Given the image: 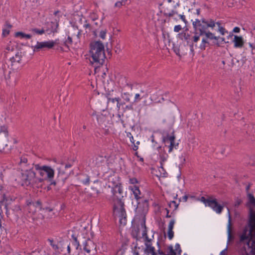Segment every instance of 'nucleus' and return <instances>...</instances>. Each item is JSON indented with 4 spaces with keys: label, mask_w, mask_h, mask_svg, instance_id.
<instances>
[{
    "label": "nucleus",
    "mask_w": 255,
    "mask_h": 255,
    "mask_svg": "<svg viewBox=\"0 0 255 255\" xmlns=\"http://www.w3.org/2000/svg\"><path fill=\"white\" fill-rule=\"evenodd\" d=\"M229 224H228V240H230V239L231 237V216H230V214H229Z\"/></svg>",
    "instance_id": "79ce46f5"
},
{
    "label": "nucleus",
    "mask_w": 255,
    "mask_h": 255,
    "mask_svg": "<svg viewBox=\"0 0 255 255\" xmlns=\"http://www.w3.org/2000/svg\"><path fill=\"white\" fill-rule=\"evenodd\" d=\"M140 96L139 94H136L135 95L134 102H137L141 100Z\"/></svg>",
    "instance_id": "69168bd1"
},
{
    "label": "nucleus",
    "mask_w": 255,
    "mask_h": 255,
    "mask_svg": "<svg viewBox=\"0 0 255 255\" xmlns=\"http://www.w3.org/2000/svg\"><path fill=\"white\" fill-rule=\"evenodd\" d=\"M140 226L143 229L142 234V238H144L145 243V248L144 249V253L148 255L151 254V255H158V252H155V249L154 247L151 246L150 242L152 239H149L147 236V230L145 225V218H144L141 222Z\"/></svg>",
    "instance_id": "6e6552de"
},
{
    "label": "nucleus",
    "mask_w": 255,
    "mask_h": 255,
    "mask_svg": "<svg viewBox=\"0 0 255 255\" xmlns=\"http://www.w3.org/2000/svg\"><path fill=\"white\" fill-rule=\"evenodd\" d=\"M12 210L17 216H21L23 214L22 209L19 205H14L12 208Z\"/></svg>",
    "instance_id": "473e14b6"
},
{
    "label": "nucleus",
    "mask_w": 255,
    "mask_h": 255,
    "mask_svg": "<svg viewBox=\"0 0 255 255\" xmlns=\"http://www.w3.org/2000/svg\"><path fill=\"white\" fill-rule=\"evenodd\" d=\"M192 25L193 28H200V26H202L203 25H205L208 23H210L211 21H213L214 23V27L216 25H217L218 28L219 26H221V23L220 21H215L214 19L211 18H202L201 19H195V20H192Z\"/></svg>",
    "instance_id": "f8f14e48"
},
{
    "label": "nucleus",
    "mask_w": 255,
    "mask_h": 255,
    "mask_svg": "<svg viewBox=\"0 0 255 255\" xmlns=\"http://www.w3.org/2000/svg\"><path fill=\"white\" fill-rule=\"evenodd\" d=\"M122 5H125L121 1H117L115 4V6L120 8Z\"/></svg>",
    "instance_id": "e2e57ef3"
},
{
    "label": "nucleus",
    "mask_w": 255,
    "mask_h": 255,
    "mask_svg": "<svg viewBox=\"0 0 255 255\" xmlns=\"http://www.w3.org/2000/svg\"><path fill=\"white\" fill-rule=\"evenodd\" d=\"M24 33L20 31L16 32L14 34L15 37H19L21 39L24 38Z\"/></svg>",
    "instance_id": "de8ad7c7"
},
{
    "label": "nucleus",
    "mask_w": 255,
    "mask_h": 255,
    "mask_svg": "<svg viewBox=\"0 0 255 255\" xmlns=\"http://www.w3.org/2000/svg\"><path fill=\"white\" fill-rule=\"evenodd\" d=\"M90 53L92 59L90 62L95 67V72H97L103 65L106 58L103 43L100 40L91 42L90 44Z\"/></svg>",
    "instance_id": "7ed1b4c3"
},
{
    "label": "nucleus",
    "mask_w": 255,
    "mask_h": 255,
    "mask_svg": "<svg viewBox=\"0 0 255 255\" xmlns=\"http://www.w3.org/2000/svg\"><path fill=\"white\" fill-rule=\"evenodd\" d=\"M85 178L82 179L81 182L84 185H89L90 183V177L87 175H85Z\"/></svg>",
    "instance_id": "37998d69"
},
{
    "label": "nucleus",
    "mask_w": 255,
    "mask_h": 255,
    "mask_svg": "<svg viewBox=\"0 0 255 255\" xmlns=\"http://www.w3.org/2000/svg\"><path fill=\"white\" fill-rule=\"evenodd\" d=\"M178 12L177 11L173 9L169 13H164V15L165 16L172 17L174 14H177Z\"/></svg>",
    "instance_id": "c03bdc74"
},
{
    "label": "nucleus",
    "mask_w": 255,
    "mask_h": 255,
    "mask_svg": "<svg viewBox=\"0 0 255 255\" xmlns=\"http://www.w3.org/2000/svg\"><path fill=\"white\" fill-rule=\"evenodd\" d=\"M125 102H118L117 103V108L118 111L120 110V108L121 106H123L124 105H125Z\"/></svg>",
    "instance_id": "0e129e2a"
},
{
    "label": "nucleus",
    "mask_w": 255,
    "mask_h": 255,
    "mask_svg": "<svg viewBox=\"0 0 255 255\" xmlns=\"http://www.w3.org/2000/svg\"><path fill=\"white\" fill-rule=\"evenodd\" d=\"M200 200L206 206L210 207L218 214L221 213L223 210L224 207L218 203L216 199H213L212 196H210L208 198L202 196Z\"/></svg>",
    "instance_id": "1a4fd4ad"
},
{
    "label": "nucleus",
    "mask_w": 255,
    "mask_h": 255,
    "mask_svg": "<svg viewBox=\"0 0 255 255\" xmlns=\"http://www.w3.org/2000/svg\"><path fill=\"white\" fill-rule=\"evenodd\" d=\"M233 42L234 43L235 48H242L244 44V41L242 36L235 35Z\"/></svg>",
    "instance_id": "412c9836"
},
{
    "label": "nucleus",
    "mask_w": 255,
    "mask_h": 255,
    "mask_svg": "<svg viewBox=\"0 0 255 255\" xmlns=\"http://www.w3.org/2000/svg\"><path fill=\"white\" fill-rule=\"evenodd\" d=\"M33 203L36 210L38 208L40 211L42 210L43 205L40 200H37L35 201H33Z\"/></svg>",
    "instance_id": "c9c22d12"
},
{
    "label": "nucleus",
    "mask_w": 255,
    "mask_h": 255,
    "mask_svg": "<svg viewBox=\"0 0 255 255\" xmlns=\"http://www.w3.org/2000/svg\"><path fill=\"white\" fill-rule=\"evenodd\" d=\"M15 58L16 59V61H17V63H20V61H21V58H22V56H21V52H17L15 54Z\"/></svg>",
    "instance_id": "49530a36"
},
{
    "label": "nucleus",
    "mask_w": 255,
    "mask_h": 255,
    "mask_svg": "<svg viewBox=\"0 0 255 255\" xmlns=\"http://www.w3.org/2000/svg\"><path fill=\"white\" fill-rule=\"evenodd\" d=\"M208 39H209V38L206 36L202 38L201 43L199 46V48L201 51H204L206 47L210 45V43L208 41Z\"/></svg>",
    "instance_id": "a878e982"
},
{
    "label": "nucleus",
    "mask_w": 255,
    "mask_h": 255,
    "mask_svg": "<svg viewBox=\"0 0 255 255\" xmlns=\"http://www.w3.org/2000/svg\"><path fill=\"white\" fill-rule=\"evenodd\" d=\"M108 181L110 184L109 187H111V188H113V187L117 186V185L121 184L119 176H116L115 174L109 176Z\"/></svg>",
    "instance_id": "a211bd4d"
},
{
    "label": "nucleus",
    "mask_w": 255,
    "mask_h": 255,
    "mask_svg": "<svg viewBox=\"0 0 255 255\" xmlns=\"http://www.w3.org/2000/svg\"><path fill=\"white\" fill-rule=\"evenodd\" d=\"M93 183L94 185L91 187V189L98 195L103 192L105 186L103 182L100 180H96Z\"/></svg>",
    "instance_id": "dca6fc26"
},
{
    "label": "nucleus",
    "mask_w": 255,
    "mask_h": 255,
    "mask_svg": "<svg viewBox=\"0 0 255 255\" xmlns=\"http://www.w3.org/2000/svg\"><path fill=\"white\" fill-rule=\"evenodd\" d=\"M218 31L220 32L222 35H224L228 33V31L223 26H219L218 28Z\"/></svg>",
    "instance_id": "a18cd8bd"
},
{
    "label": "nucleus",
    "mask_w": 255,
    "mask_h": 255,
    "mask_svg": "<svg viewBox=\"0 0 255 255\" xmlns=\"http://www.w3.org/2000/svg\"><path fill=\"white\" fill-rule=\"evenodd\" d=\"M138 248V249H140V247H137V242L135 243V246L134 247L133 250V255H139V253L137 251H136V249Z\"/></svg>",
    "instance_id": "680f3d73"
},
{
    "label": "nucleus",
    "mask_w": 255,
    "mask_h": 255,
    "mask_svg": "<svg viewBox=\"0 0 255 255\" xmlns=\"http://www.w3.org/2000/svg\"><path fill=\"white\" fill-rule=\"evenodd\" d=\"M162 142L165 147L168 148V152H171L174 149H177L179 143L175 142V135L174 130L171 128L164 129L161 132Z\"/></svg>",
    "instance_id": "0eeeda50"
},
{
    "label": "nucleus",
    "mask_w": 255,
    "mask_h": 255,
    "mask_svg": "<svg viewBox=\"0 0 255 255\" xmlns=\"http://www.w3.org/2000/svg\"><path fill=\"white\" fill-rule=\"evenodd\" d=\"M174 224L175 220L174 219L171 220L168 225V230H173Z\"/></svg>",
    "instance_id": "8fccbe9b"
},
{
    "label": "nucleus",
    "mask_w": 255,
    "mask_h": 255,
    "mask_svg": "<svg viewBox=\"0 0 255 255\" xmlns=\"http://www.w3.org/2000/svg\"><path fill=\"white\" fill-rule=\"evenodd\" d=\"M250 29L251 30V32L253 34H255V23H252Z\"/></svg>",
    "instance_id": "bf43d9fd"
},
{
    "label": "nucleus",
    "mask_w": 255,
    "mask_h": 255,
    "mask_svg": "<svg viewBox=\"0 0 255 255\" xmlns=\"http://www.w3.org/2000/svg\"><path fill=\"white\" fill-rule=\"evenodd\" d=\"M172 49L177 55L180 56V48L179 46L176 45L175 43H173Z\"/></svg>",
    "instance_id": "a19ab883"
},
{
    "label": "nucleus",
    "mask_w": 255,
    "mask_h": 255,
    "mask_svg": "<svg viewBox=\"0 0 255 255\" xmlns=\"http://www.w3.org/2000/svg\"><path fill=\"white\" fill-rule=\"evenodd\" d=\"M4 26V28L2 29V36L5 37L9 34V29L11 28L12 26L8 21H6L5 22Z\"/></svg>",
    "instance_id": "393cba45"
},
{
    "label": "nucleus",
    "mask_w": 255,
    "mask_h": 255,
    "mask_svg": "<svg viewBox=\"0 0 255 255\" xmlns=\"http://www.w3.org/2000/svg\"><path fill=\"white\" fill-rule=\"evenodd\" d=\"M96 245L90 239H88L84 243L83 250L89 255L95 254L96 252Z\"/></svg>",
    "instance_id": "2eb2a0df"
},
{
    "label": "nucleus",
    "mask_w": 255,
    "mask_h": 255,
    "mask_svg": "<svg viewBox=\"0 0 255 255\" xmlns=\"http://www.w3.org/2000/svg\"><path fill=\"white\" fill-rule=\"evenodd\" d=\"M167 234H168V237L169 239V240L172 239V238L174 237V232L173 231V230H168Z\"/></svg>",
    "instance_id": "5fc2aeb1"
},
{
    "label": "nucleus",
    "mask_w": 255,
    "mask_h": 255,
    "mask_svg": "<svg viewBox=\"0 0 255 255\" xmlns=\"http://www.w3.org/2000/svg\"><path fill=\"white\" fill-rule=\"evenodd\" d=\"M218 39H219V44L220 45V47L221 46V44L228 42L225 41V39L224 37L219 36Z\"/></svg>",
    "instance_id": "864d4df0"
},
{
    "label": "nucleus",
    "mask_w": 255,
    "mask_h": 255,
    "mask_svg": "<svg viewBox=\"0 0 255 255\" xmlns=\"http://www.w3.org/2000/svg\"><path fill=\"white\" fill-rule=\"evenodd\" d=\"M177 37L182 41L186 42L187 43V44L191 43L192 39V37H191V35L185 31H182L178 33L177 35Z\"/></svg>",
    "instance_id": "6ab92c4d"
},
{
    "label": "nucleus",
    "mask_w": 255,
    "mask_h": 255,
    "mask_svg": "<svg viewBox=\"0 0 255 255\" xmlns=\"http://www.w3.org/2000/svg\"><path fill=\"white\" fill-rule=\"evenodd\" d=\"M11 74L12 76H13V73H10V72L8 73V74L7 76H5V79L7 81V83H11Z\"/></svg>",
    "instance_id": "6e6d98bb"
},
{
    "label": "nucleus",
    "mask_w": 255,
    "mask_h": 255,
    "mask_svg": "<svg viewBox=\"0 0 255 255\" xmlns=\"http://www.w3.org/2000/svg\"><path fill=\"white\" fill-rule=\"evenodd\" d=\"M34 168L37 173L39 175L38 179H40V184L46 181L50 182V185H56L59 187L63 186L68 179L69 176L65 174L64 172L59 171L56 180H53L54 176V170L51 166L48 165L40 166L39 164H35Z\"/></svg>",
    "instance_id": "f03ea898"
},
{
    "label": "nucleus",
    "mask_w": 255,
    "mask_h": 255,
    "mask_svg": "<svg viewBox=\"0 0 255 255\" xmlns=\"http://www.w3.org/2000/svg\"><path fill=\"white\" fill-rule=\"evenodd\" d=\"M129 183L134 184L138 183V180L136 178L133 177L129 179Z\"/></svg>",
    "instance_id": "13d9d810"
},
{
    "label": "nucleus",
    "mask_w": 255,
    "mask_h": 255,
    "mask_svg": "<svg viewBox=\"0 0 255 255\" xmlns=\"http://www.w3.org/2000/svg\"><path fill=\"white\" fill-rule=\"evenodd\" d=\"M69 244H67L65 243H60V245H59V251L63 253L65 255H68L67 252L66 251L67 248H65V246H68Z\"/></svg>",
    "instance_id": "f704fd0d"
},
{
    "label": "nucleus",
    "mask_w": 255,
    "mask_h": 255,
    "mask_svg": "<svg viewBox=\"0 0 255 255\" xmlns=\"http://www.w3.org/2000/svg\"><path fill=\"white\" fill-rule=\"evenodd\" d=\"M131 96L128 93H124L122 94V97L124 100L127 102H129L130 100V97Z\"/></svg>",
    "instance_id": "4c0bfd02"
},
{
    "label": "nucleus",
    "mask_w": 255,
    "mask_h": 255,
    "mask_svg": "<svg viewBox=\"0 0 255 255\" xmlns=\"http://www.w3.org/2000/svg\"><path fill=\"white\" fill-rule=\"evenodd\" d=\"M112 191L115 198H116L114 205V210L118 212L120 223L125 225L127 223V214L125 209V204L122 201V199L124 197V193L122 184L117 185V186L113 187Z\"/></svg>",
    "instance_id": "39448f33"
},
{
    "label": "nucleus",
    "mask_w": 255,
    "mask_h": 255,
    "mask_svg": "<svg viewBox=\"0 0 255 255\" xmlns=\"http://www.w3.org/2000/svg\"><path fill=\"white\" fill-rule=\"evenodd\" d=\"M214 23H215L213 21H211L210 23H208L204 26H200V28H193L194 35L193 36V41L197 42L199 40L201 36L205 35L207 36L209 40H213V45L220 47L218 39L219 36H215L213 33L208 30L209 28L212 29L214 28Z\"/></svg>",
    "instance_id": "423d86ee"
},
{
    "label": "nucleus",
    "mask_w": 255,
    "mask_h": 255,
    "mask_svg": "<svg viewBox=\"0 0 255 255\" xmlns=\"http://www.w3.org/2000/svg\"><path fill=\"white\" fill-rule=\"evenodd\" d=\"M133 102L131 103L128 105H126L125 106H123L122 108V109L123 110V113H122V116H124V113H126L128 111H133L134 108H133Z\"/></svg>",
    "instance_id": "cd10ccee"
},
{
    "label": "nucleus",
    "mask_w": 255,
    "mask_h": 255,
    "mask_svg": "<svg viewBox=\"0 0 255 255\" xmlns=\"http://www.w3.org/2000/svg\"><path fill=\"white\" fill-rule=\"evenodd\" d=\"M182 29V27L180 25H177L174 26V31L178 32Z\"/></svg>",
    "instance_id": "052dcab7"
},
{
    "label": "nucleus",
    "mask_w": 255,
    "mask_h": 255,
    "mask_svg": "<svg viewBox=\"0 0 255 255\" xmlns=\"http://www.w3.org/2000/svg\"><path fill=\"white\" fill-rule=\"evenodd\" d=\"M96 118L99 125L103 124L106 121L107 117L102 114L96 115Z\"/></svg>",
    "instance_id": "2f4dec72"
},
{
    "label": "nucleus",
    "mask_w": 255,
    "mask_h": 255,
    "mask_svg": "<svg viewBox=\"0 0 255 255\" xmlns=\"http://www.w3.org/2000/svg\"><path fill=\"white\" fill-rule=\"evenodd\" d=\"M48 242H49L50 246L52 247V248L55 250H57L59 249V245L55 244L54 243V241L52 239H48L47 240Z\"/></svg>",
    "instance_id": "58836bf2"
},
{
    "label": "nucleus",
    "mask_w": 255,
    "mask_h": 255,
    "mask_svg": "<svg viewBox=\"0 0 255 255\" xmlns=\"http://www.w3.org/2000/svg\"><path fill=\"white\" fill-rule=\"evenodd\" d=\"M0 195L1 198L0 203L2 204L4 203L5 206L10 204L11 202L14 201L16 198V197L12 192H10L8 188L6 189L3 187L0 188Z\"/></svg>",
    "instance_id": "9b49d317"
},
{
    "label": "nucleus",
    "mask_w": 255,
    "mask_h": 255,
    "mask_svg": "<svg viewBox=\"0 0 255 255\" xmlns=\"http://www.w3.org/2000/svg\"><path fill=\"white\" fill-rule=\"evenodd\" d=\"M84 24L83 25V27L86 29L89 28L90 30L91 29V25L89 23H87V20L86 19L84 20Z\"/></svg>",
    "instance_id": "4d7b16f0"
},
{
    "label": "nucleus",
    "mask_w": 255,
    "mask_h": 255,
    "mask_svg": "<svg viewBox=\"0 0 255 255\" xmlns=\"http://www.w3.org/2000/svg\"><path fill=\"white\" fill-rule=\"evenodd\" d=\"M245 245L240 250L241 255H255V212L250 210V214L248 224L246 225L241 235L240 242Z\"/></svg>",
    "instance_id": "f257e3e1"
},
{
    "label": "nucleus",
    "mask_w": 255,
    "mask_h": 255,
    "mask_svg": "<svg viewBox=\"0 0 255 255\" xmlns=\"http://www.w3.org/2000/svg\"><path fill=\"white\" fill-rule=\"evenodd\" d=\"M179 16L180 17V19L185 23L186 24L187 23V21L185 19V15L183 14H179Z\"/></svg>",
    "instance_id": "338daca9"
},
{
    "label": "nucleus",
    "mask_w": 255,
    "mask_h": 255,
    "mask_svg": "<svg viewBox=\"0 0 255 255\" xmlns=\"http://www.w3.org/2000/svg\"><path fill=\"white\" fill-rule=\"evenodd\" d=\"M168 157V155L164 151L163 152H159V159L161 167L163 168V163L166 161Z\"/></svg>",
    "instance_id": "c85d7f7f"
},
{
    "label": "nucleus",
    "mask_w": 255,
    "mask_h": 255,
    "mask_svg": "<svg viewBox=\"0 0 255 255\" xmlns=\"http://www.w3.org/2000/svg\"><path fill=\"white\" fill-rule=\"evenodd\" d=\"M55 44V42L53 40H49L44 42L37 41L34 46V51L38 52L41 49L46 48L48 49L52 48Z\"/></svg>",
    "instance_id": "4468645a"
},
{
    "label": "nucleus",
    "mask_w": 255,
    "mask_h": 255,
    "mask_svg": "<svg viewBox=\"0 0 255 255\" xmlns=\"http://www.w3.org/2000/svg\"><path fill=\"white\" fill-rule=\"evenodd\" d=\"M25 204V208L28 211V213L31 215H34L37 210L33 203V201L31 199L26 200Z\"/></svg>",
    "instance_id": "aec40b11"
},
{
    "label": "nucleus",
    "mask_w": 255,
    "mask_h": 255,
    "mask_svg": "<svg viewBox=\"0 0 255 255\" xmlns=\"http://www.w3.org/2000/svg\"><path fill=\"white\" fill-rule=\"evenodd\" d=\"M21 169H25L28 168V165L30 164L28 163L27 155H24L20 157V162L19 163Z\"/></svg>",
    "instance_id": "5701e85b"
},
{
    "label": "nucleus",
    "mask_w": 255,
    "mask_h": 255,
    "mask_svg": "<svg viewBox=\"0 0 255 255\" xmlns=\"http://www.w3.org/2000/svg\"><path fill=\"white\" fill-rule=\"evenodd\" d=\"M194 43H195V42L193 41V38H192V41H191V43H190L188 44V45H189L190 51L192 53L193 55L194 54Z\"/></svg>",
    "instance_id": "3c124183"
},
{
    "label": "nucleus",
    "mask_w": 255,
    "mask_h": 255,
    "mask_svg": "<svg viewBox=\"0 0 255 255\" xmlns=\"http://www.w3.org/2000/svg\"><path fill=\"white\" fill-rule=\"evenodd\" d=\"M34 164L28 165V168L21 169L20 182L22 186H30L33 188H39L42 187L40 184V179L36 176L37 174L35 168Z\"/></svg>",
    "instance_id": "20e7f679"
},
{
    "label": "nucleus",
    "mask_w": 255,
    "mask_h": 255,
    "mask_svg": "<svg viewBox=\"0 0 255 255\" xmlns=\"http://www.w3.org/2000/svg\"><path fill=\"white\" fill-rule=\"evenodd\" d=\"M95 161V164L98 166H100V165H102L103 163L105 162L106 156L98 155L96 157Z\"/></svg>",
    "instance_id": "bb28decb"
},
{
    "label": "nucleus",
    "mask_w": 255,
    "mask_h": 255,
    "mask_svg": "<svg viewBox=\"0 0 255 255\" xmlns=\"http://www.w3.org/2000/svg\"><path fill=\"white\" fill-rule=\"evenodd\" d=\"M71 237L73 239L71 244H69L68 246H65V248H67V254L68 255H80L81 248H80L79 242L75 235L73 234Z\"/></svg>",
    "instance_id": "9d476101"
},
{
    "label": "nucleus",
    "mask_w": 255,
    "mask_h": 255,
    "mask_svg": "<svg viewBox=\"0 0 255 255\" xmlns=\"http://www.w3.org/2000/svg\"><path fill=\"white\" fill-rule=\"evenodd\" d=\"M48 25L50 27V28H48L46 29L42 28L39 29L36 28H34L31 29V31L35 34L40 35L44 33L45 32H46L48 34L56 32V29L58 26V24L57 23H55L53 22H51L50 23L48 24Z\"/></svg>",
    "instance_id": "ddd939ff"
},
{
    "label": "nucleus",
    "mask_w": 255,
    "mask_h": 255,
    "mask_svg": "<svg viewBox=\"0 0 255 255\" xmlns=\"http://www.w3.org/2000/svg\"><path fill=\"white\" fill-rule=\"evenodd\" d=\"M129 188L132 191L134 198L137 201L140 199L139 195L141 194V192L138 186L133 185V186H129Z\"/></svg>",
    "instance_id": "4be33fe9"
},
{
    "label": "nucleus",
    "mask_w": 255,
    "mask_h": 255,
    "mask_svg": "<svg viewBox=\"0 0 255 255\" xmlns=\"http://www.w3.org/2000/svg\"><path fill=\"white\" fill-rule=\"evenodd\" d=\"M175 251H177V254L178 255H181V252H182V250L180 248V246L179 244H176L175 246Z\"/></svg>",
    "instance_id": "09e8293b"
},
{
    "label": "nucleus",
    "mask_w": 255,
    "mask_h": 255,
    "mask_svg": "<svg viewBox=\"0 0 255 255\" xmlns=\"http://www.w3.org/2000/svg\"><path fill=\"white\" fill-rule=\"evenodd\" d=\"M106 97L107 98L108 104H114L117 103L118 102L121 101V99L120 97H113L110 93L106 94Z\"/></svg>",
    "instance_id": "b1692460"
},
{
    "label": "nucleus",
    "mask_w": 255,
    "mask_h": 255,
    "mask_svg": "<svg viewBox=\"0 0 255 255\" xmlns=\"http://www.w3.org/2000/svg\"><path fill=\"white\" fill-rule=\"evenodd\" d=\"M0 134H3L5 137L8 136L9 132L7 126L3 125L0 126Z\"/></svg>",
    "instance_id": "c756f323"
},
{
    "label": "nucleus",
    "mask_w": 255,
    "mask_h": 255,
    "mask_svg": "<svg viewBox=\"0 0 255 255\" xmlns=\"http://www.w3.org/2000/svg\"><path fill=\"white\" fill-rule=\"evenodd\" d=\"M107 33V30L105 29L104 30H101L100 32V37L102 39H104L106 37V35Z\"/></svg>",
    "instance_id": "603ef678"
},
{
    "label": "nucleus",
    "mask_w": 255,
    "mask_h": 255,
    "mask_svg": "<svg viewBox=\"0 0 255 255\" xmlns=\"http://www.w3.org/2000/svg\"><path fill=\"white\" fill-rule=\"evenodd\" d=\"M13 76L11 74V83L13 82L15 83L19 78L20 75L19 73H13Z\"/></svg>",
    "instance_id": "ea45409f"
},
{
    "label": "nucleus",
    "mask_w": 255,
    "mask_h": 255,
    "mask_svg": "<svg viewBox=\"0 0 255 255\" xmlns=\"http://www.w3.org/2000/svg\"><path fill=\"white\" fill-rule=\"evenodd\" d=\"M248 204L253 206H255V198L252 193H248Z\"/></svg>",
    "instance_id": "72a5a7b5"
},
{
    "label": "nucleus",
    "mask_w": 255,
    "mask_h": 255,
    "mask_svg": "<svg viewBox=\"0 0 255 255\" xmlns=\"http://www.w3.org/2000/svg\"><path fill=\"white\" fill-rule=\"evenodd\" d=\"M165 255H176V253L175 250L171 251L170 252H168V254H165Z\"/></svg>",
    "instance_id": "774afa93"
},
{
    "label": "nucleus",
    "mask_w": 255,
    "mask_h": 255,
    "mask_svg": "<svg viewBox=\"0 0 255 255\" xmlns=\"http://www.w3.org/2000/svg\"><path fill=\"white\" fill-rule=\"evenodd\" d=\"M73 43L72 38L70 36V35H68L67 39L65 40L64 42V45L67 47L68 50H70L69 45H72Z\"/></svg>",
    "instance_id": "e433bc0d"
},
{
    "label": "nucleus",
    "mask_w": 255,
    "mask_h": 255,
    "mask_svg": "<svg viewBox=\"0 0 255 255\" xmlns=\"http://www.w3.org/2000/svg\"><path fill=\"white\" fill-rule=\"evenodd\" d=\"M179 203H177L175 201H171V202H170L168 203V206L170 208H171V205H173L174 206L173 210V211L170 214H171L172 217L174 216V215L175 214V212L177 209V208L178 207V206H179Z\"/></svg>",
    "instance_id": "7c9ffc66"
},
{
    "label": "nucleus",
    "mask_w": 255,
    "mask_h": 255,
    "mask_svg": "<svg viewBox=\"0 0 255 255\" xmlns=\"http://www.w3.org/2000/svg\"><path fill=\"white\" fill-rule=\"evenodd\" d=\"M133 222H132V226L131 227V233L130 235L131 237L136 240V241H139L141 237H139L138 235L140 232L139 225H133Z\"/></svg>",
    "instance_id": "f3484780"
}]
</instances>
